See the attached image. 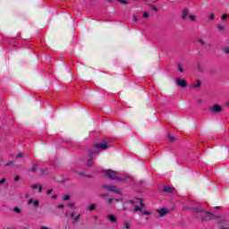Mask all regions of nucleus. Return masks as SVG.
I'll use <instances>...</instances> for the list:
<instances>
[{
	"mask_svg": "<svg viewBox=\"0 0 229 229\" xmlns=\"http://www.w3.org/2000/svg\"><path fill=\"white\" fill-rule=\"evenodd\" d=\"M64 201H69V199H71V196L65 195V196L64 197Z\"/></svg>",
	"mask_w": 229,
	"mask_h": 229,
	"instance_id": "obj_27",
	"label": "nucleus"
},
{
	"mask_svg": "<svg viewBox=\"0 0 229 229\" xmlns=\"http://www.w3.org/2000/svg\"><path fill=\"white\" fill-rule=\"evenodd\" d=\"M201 87V81H197L196 83L193 85V89H199Z\"/></svg>",
	"mask_w": 229,
	"mask_h": 229,
	"instance_id": "obj_16",
	"label": "nucleus"
},
{
	"mask_svg": "<svg viewBox=\"0 0 229 229\" xmlns=\"http://www.w3.org/2000/svg\"><path fill=\"white\" fill-rule=\"evenodd\" d=\"M123 228L129 229L130 228V225L128 223L123 224Z\"/></svg>",
	"mask_w": 229,
	"mask_h": 229,
	"instance_id": "obj_31",
	"label": "nucleus"
},
{
	"mask_svg": "<svg viewBox=\"0 0 229 229\" xmlns=\"http://www.w3.org/2000/svg\"><path fill=\"white\" fill-rule=\"evenodd\" d=\"M32 203H33L34 207H38V205H39L38 200H35V201L32 202Z\"/></svg>",
	"mask_w": 229,
	"mask_h": 229,
	"instance_id": "obj_30",
	"label": "nucleus"
},
{
	"mask_svg": "<svg viewBox=\"0 0 229 229\" xmlns=\"http://www.w3.org/2000/svg\"><path fill=\"white\" fill-rule=\"evenodd\" d=\"M55 67L57 72L62 76L64 81L66 83H71L72 81V74L70 72L71 69L65 67V63L64 61H57L55 63Z\"/></svg>",
	"mask_w": 229,
	"mask_h": 229,
	"instance_id": "obj_1",
	"label": "nucleus"
},
{
	"mask_svg": "<svg viewBox=\"0 0 229 229\" xmlns=\"http://www.w3.org/2000/svg\"><path fill=\"white\" fill-rule=\"evenodd\" d=\"M108 1H109V3H111V4L114 3V1H112V0H108Z\"/></svg>",
	"mask_w": 229,
	"mask_h": 229,
	"instance_id": "obj_56",
	"label": "nucleus"
},
{
	"mask_svg": "<svg viewBox=\"0 0 229 229\" xmlns=\"http://www.w3.org/2000/svg\"><path fill=\"white\" fill-rule=\"evenodd\" d=\"M96 153H98V150H91L89 151L88 159L86 161V165H88L89 167H90L93 164H94V155H96Z\"/></svg>",
	"mask_w": 229,
	"mask_h": 229,
	"instance_id": "obj_3",
	"label": "nucleus"
},
{
	"mask_svg": "<svg viewBox=\"0 0 229 229\" xmlns=\"http://www.w3.org/2000/svg\"><path fill=\"white\" fill-rule=\"evenodd\" d=\"M218 31H223V30H225V25H218Z\"/></svg>",
	"mask_w": 229,
	"mask_h": 229,
	"instance_id": "obj_26",
	"label": "nucleus"
},
{
	"mask_svg": "<svg viewBox=\"0 0 229 229\" xmlns=\"http://www.w3.org/2000/svg\"><path fill=\"white\" fill-rule=\"evenodd\" d=\"M19 180H21V177H19V176H16V177L14 178V181H15V182H19Z\"/></svg>",
	"mask_w": 229,
	"mask_h": 229,
	"instance_id": "obj_41",
	"label": "nucleus"
},
{
	"mask_svg": "<svg viewBox=\"0 0 229 229\" xmlns=\"http://www.w3.org/2000/svg\"><path fill=\"white\" fill-rule=\"evenodd\" d=\"M178 69L181 72H183V68L182 67V65L178 64Z\"/></svg>",
	"mask_w": 229,
	"mask_h": 229,
	"instance_id": "obj_33",
	"label": "nucleus"
},
{
	"mask_svg": "<svg viewBox=\"0 0 229 229\" xmlns=\"http://www.w3.org/2000/svg\"><path fill=\"white\" fill-rule=\"evenodd\" d=\"M163 191L164 192H173V188H171V186H169V185H166L164 187Z\"/></svg>",
	"mask_w": 229,
	"mask_h": 229,
	"instance_id": "obj_15",
	"label": "nucleus"
},
{
	"mask_svg": "<svg viewBox=\"0 0 229 229\" xmlns=\"http://www.w3.org/2000/svg\"><path fill=\"white\" fill-rule=\"evenodd\" d=\"M182 21H185L186 19H189V10L187 8L182 10Z\"/></svg>",
	"mask_w": 229,
	"mask_h": 229,
	"instance_id": "obj_10",
	"label": "nucleus"
},
{
	"mask_svg": "<svg viewBox=\"0 0 229 229\" xmlns=\"http://www.w3.org/2000/svg\"><path fill=\"white\" fill-rule=\"evenodd\" d=\"M13 212H16V214H21V209L17 207L13 208Z\"/></svg>",
	"mask_w": 229,
	"mask_h": 229,
	"instance_id": "obj_25",
	"label": "nucleus"
},
{
	"mask_svg": "<svg viewBox=\"0 0 229 229\" xmlns=\"http://www.w3.org/2000/svg\"><path fill=\"white\" fill-rule=\"evenodd\" d=\"M130 203H131V205H135V203H137V199H135V200H130Z\"/></svg>",
	"mask_w": 229,
	"mask_h": 229,
	"instance_id": "obj_37",
	"label": "nucleus"
},
{
	"mask_svg": "<svg viewBox=\"0 0 229 229\" xmlns=\"http://www.w3.org/2000/svg\"><path fill=\"white\" fill-rule=\"evenodd\" d=\"M68 207H69L70 208H72L74 207V203H69V204H68Z\"/></svg>",
	"mask_w": 229,
	"mask_h": 229,
	"instance_id": "obj_38",
	"label": "nucleus"
},
{
	"mask_svg": "<svg viewBox=\"0 0 229 229\" xmlns=\"http://www.w3.org/2000/svg\"><path fill=\"white\" fill-rule=\"evenodd\" d=\"M31 187H32V189H38V185H37V184H34Z\"/></svg>",
	"mask_w": 229,
	"mask_h": 229,
	"instance_id": "obj_42",
	"label": "nucleus"
},
{
	"mask_svg": "<svg viewBox=\"0 0 229 229\" xmlns=\"http://www.w3.org/2000/svg\"><path fill=\"white\" fill-rule=\"evenodd\" d=\"M168 140H170V142H174L176 140V138H174V136L168 135Z\"/></svg>",
	"mask_w": 229,
	"mask_h": 229,
	"instance_id": "obj_21",
	"label": "nucleus"
},
{
	"mask_svg": "<svg viewBox=\"0 0 229 229\" xmlns=\"http://www.w3.org/2000/svg\"><path fill=\"white\" fill-rule=\"evenodd\" d=\"M216 210H219V208H221L219 206L215 208Z\"/></svg>",
	"mask_w": 229,
	"mask_h": 229,
	"instance_id": "obj_51",
	"label": "nucleus"
},
{
	"mask_svg": "<svg viewBox=\"0 0 229 229\" xmlns=\"http://www.w3.org/2000/svg\"><path fill=\"white\" fill-rule=\"evenodd\" d=\"M176 86L180 87L181 89H185V87H187V81L182 79H177Z\"/></svg>",
	"mask_w": 229,
	"mask_h": 229,
	"instance_id": "obj_9",
	"label": "nucleus"
},
{
	"mask_svg": "<svg viewBox=\"0 0 229 229\" xmlns=\"http://www.w3.org/2000/svg\"><path fill=\"white\" fill-rule=\"evenodd\" d=\"M86 210H96V204H91L90 206H89Z\"/></svg>",
	"mask_w": 229,
	"mask_h": 229,
	"instance_id": "obj_17",
	"label": "nucleus"
},
{
	"mask_svg": "<svg viewBox=\"0 0 229 229\" xmlns=\"http://www.w3.org/2000/svg\"><path fill=\"white\" fill-rule=\"evenodd\" d=\"M189 19H191V21H196V16L195 15H191V16H188Z\"/></svg>",
	"mask_w": 229,
	"mask_h": 229,
	"instance_id": "obj_29",
	"label": "nucleus"
},
{
	"mask_svg": "<svg viewBox=\"0 0 229 229\" xmlns=\"http://www.w3.org/2000/svg\"><path fill=\"white\" fill-rule=\"evenodd\" d=\"M51 192H53V189L47 191V194H51Z\"/></svg>",
	"mask_w": 229,
	"mask_h": 229,
	"instance_id": "obj_47",
	"label": "nucleus"
},
{
	"mask_svg": "<svg viewBox=\"0 0 229 229\" xmlns=\"http://www.w3.org/2000/svg\"><path fill=\"white\" fill-rule=\"evenodd\" d=\"M133 21H139V20L137 19V17L134 16V17H133Z\"/></svg>",
	"mask_w": 229,
	"mask_h": 229,
	"instance_id": "obj_50",
	"label": "nucleus"
},
{
	"mask_svg": "<svg viewBox=\"0 0 229 229\" xmlns=\"http://www.w3.org/2000/svg\"><path fill=\"white\" fill-rule=\"evenodd\" d=\"M93 148L94 149L104 150V149H106V148H108V144H106V142H100L96 144Z\"/></svg>",
	"mask_w": 229,
	"mask_h": 229,
	"instance_id": "obj_8",
	"label": "nucleus"
},
{
	"mask_svg": "<svg viewBox=\"0 0 229 229\" xmlns=\"http://www.w3.org/2000/svg\"><path fill=\"white\" fill-rule=\"evenodd\" d=\"M64 208V205H58V206H57V208Z\"/></svg>",
	"mask_w": 229,
	"mask_h": 229,
	"instance_id": "obj_46",
	"label": "nucleus"
},
{
	"mask_svg": "<svg viewBox=\"0 0 229 229\" xmlns=\"http://www.w3.org/2000/svg\"><path fill=\"white\" fill-rule=\"evenodd\" d=\"M134 212H141V214H144L145 216H151V213L146 209H142V208L134 205Z\"/></svg>",
	"mask_w": 229,
	"mask_h": 229,
	"instance_id": "obj_7",
	"label": "nucleus"
},
{
	"mask_svg": "<svg viewBox=\"0 0 229 229\" xmlns=\"http://www.w3.org/2000/svg\"><path fill=\"white\" fill-rule=\"evenodd\" d=\"M217 216H214V214L210 212H206L204 216L202 217L203 221H212V219H216Z\"/></svg>",
	"mask_w": 229,
	"mask_h": 229,
	"instance_id": "obj_6",
	"label": "nucleus"
},
{
	"mask_svg": "<svg viewBox=\"0 0 229 229\" xmlns=\"http://www.w3.org/2000/svg\"><path fill=\"white\" fill-rule=\"evenodd\" d=\"M223 51L225 55H229V47H224Z\"/></svg>",
	"mask_w": 229,
	"mask_h": 229,
	"instance_id": "obj_20",
	"label": "nucleus"
},
{
	"mask_svg": "<svg viewBox=\"0 0 229 229\" xmlns=\"http://www.w3.org/2000/svg\"><path fill=\"white\" fill-rule=\"evenodd\" d=\"M28 203H29V205H31V203H33V199H30Z\"/></svg>",
	"mask_w": 229,
	"mask_h": 229,
	"instance_id": "obj_45",
	"label": "nucleus"
},
{
	"mask_svg": "<svg viewBox=\"0 0 229 229\" xmlns=\"http://www.w3.org/2000/svg\"><path fill=\"white\" fill-rule=\"evenodd\" d=\"M208 19H209V21H214V19H216V15H214V13H210L208 15Z\"/></svg>",
	"mask_w": 229,
	"mask_h": 229,
	"instance_id": "obj_23",
	"label": "nucleus"
},
{
	"mask_svg": "<svg viewBox=\"0 0 229 229\" xmlns=\"http://www.w3.org/2000/svg\"><path fill=\"white\" fill-rule=\"evenodd\" d=\"M136 201L140 205V206H138V207H140V208H144V207H146L142 199H136Z\"/></svg>",
	"mask_w": 229,
	"mask_h": 229,
	"instance_id": "obj_13",
	"label": "nucleus"
},
{
	"mask_svg": "<svg viewBox=\"0 0 229 229\" xmlns=\"http://www.w3.org/2000/svg\"><path fill=\"white\" fill-rule=\"evenodd\" d=\"M4 182H6L5 178H3L2 180H0V185H3V183H4Z\"/></svg>",
	"mask_w": 229,
	"mask_h": 229,
	"instance_id": "obj_34",
	"label": "nucleus"
},
{
	"mask_svg": "<svg viewBox=\"0 0 229 229\" xmlns=\"http://www.w3.org/2000/svg\"><path fill=\"white\" fill-rule=\"evenodd\" d=\"M150 8H151V10H153L154 12H158V8L157 7V5L150 4Z\"/></svg>",
	"mask_w": 229,
	"mask_h": 229,
	"instance_id": "obj_22",
	"label": "nucleus"
},
{
	"mask_svg": "<svg viewBox=\"0 0 229 229\" xmlns=\"http://www.w3.org/2000/svg\"><path fill=\"white\" fill-rule=\"evenodd\" d=\"M81 214L77 215V216L74 217L73 221H72V225H75V224H76V221H80V218H81Z\"/></svg>",
	"mask_w": 229,
	"mask_h": 229,
	"instance_id": "obj_18",
	"label": "nucleus"
},
{
	"mask_svg": "<svg viewBox=\"0 0 229 229\" xmlns=\"http://www.w3.org/2000/svg\"><path fill=\"white\" fill-rule=\"evenodd\" d=\"M143 17H144L145 19L148 18V17H149V13H147V12H145V13H143Z\"/></svg>",
	"mask_w": 229,
	"mask_h": 229,
	"instance_id": "obj_32",
	"label": "nucleus"
},
{
	"mask_svg": "<svg viewBox=\"0 0 229 229\" xmlns=\"http://www.w3.org/2000/svg\"><path fill=\"white\" fill-rule=\"evenodd\" d=\"M102 196L106 197V196H108V194H103Z\"/></svg>",
	"mask_w": 229,
	"mask_h": 229,
	"instance_id": "obj_57",
	"label": "nucleus"
},
{
	"mask_svg": "<svg viewBox=\"0 0 229 229\" xmlns=\"http://www.w3.org/2000/svg\"><path fill=\"white\" fill-rule=\"evenodd\" d=\"M40 192H42V186L38 187V194H40Z\"/></svg>",
	"mask_w": 229,
	"mask_h": 229,
	"instance_id": "obj_44",
	"label": "nucleus"
},
{
	"mask_svg": "<svg viewBox=\"0 0 229 229\" xmlns=\"http://www.w3.org/2000/svg\"><path fill=\"white\" fill-rule=\"evenodd\" d=\"M71 217H74V213H71Z\"/></svg>",
	"mask_w": 229,
	"mask_h": 229,
	"instance_id": "obj_53",
	"label": "nucleus"
},
{
	"mask_svg": "<svg viewBox=\"0 0 229 229\" xmlns=\"http://www.w3.org/2000/svg\"><path fill=\"white\" fill-rule=\"evenodd\" d=\"M199 44H201V46H205V41H203V39H199Z\"/></svg>",
	"mask_w": 229,
	"mask_h": 229,
	"instance_id": "obj_35",
	"label": "nucleus"
},
{
	"mask_svg": "<svg viewBox=\"0 0 229 229\" xmlns=\"http://www.w3.org/2000/svg\"><path fill=\"white\" fill-rule=\"evenodd\" d=\"M112 201H114V199H113V198H110V199H107V202H108V203H112Z\"/></svg>",
	"mask_w": 229,
	"mask_h": 229,
	"instance_id": "obj_43",
	"label": "nucleus"
},
{
	"mask_svg": "<svg viewBox=\"0 0 229 229\" xmlns=\"http://www.w3.org/2000/svg\"><path fill=\"white\" fill-rule=\"evenodd\" d=\"M117 3H120L121 4H130V2L126 0H116Z\"/></svg>",
	"mask_w": 229,
	"mask_h": 229,
	"instance_id": "obj_19",
	"label": "nucleus"
},
{
	"mask_svg": "<svg viewBox=\"0 0 229 229\" xmlns=\"http://www.w3.org/2000/svg\"><path fill=\"white\" fill-rule=\"evenodd\" d=\"M22 157H24V153H19V154L16 156V158H22Z\"/></svg>",
	"mask_w": 229,
	"mask_h": 229,
	"instance_id": "obj_28",
	"label": "nucleus"
},
{
	"mask_svg": "<svg viewBox=\"0 0 229 229\" xmlns=\"http://www.w3.org/2000/svg\"><path fill=\"white\" fill-rule=\"evenodd\" d=\"M31 172H32V173H37V168L32 167V168H31Z\"/></svg>",
	"mask_w": 229,
	"mask_h": 229,
	"instance_id": "obj_40",
	"label": "nucleus"
},
{
	"mask_svg": "<svg viewBox=\"0 0 229 229\" xmlns=\"http://www.w3.org/2000/svg\"><path fill=\"white\" fill-rule=\"evenodd\" d=\"M102 173L104 174V176L110 178V180H115V178H117V172L114 170H104Z\"/></svg>",
	"mask_w": 229,
	"mask_h": 229,
	"instance_id": "obj_2",
	"label": "nucleus"
},
{
	"mask_svg": "<svg viewBox=\"0 0 229 229\" xmlns=\"http://www.w3.org/2000/svg\"><path fill=\"white\" fill-rule=\"evenodd\" d=\"M5 165H7V166H10V165H13V162H9V163H7Z\"/></svg>",
	"mask_w": 229,
	"mask_h": 229,
	"instance_id": "obj_39",
	"label": "nucleus"
},
{
	"mask_svg": "<svg viewBox=\"0 0 229 229\" xmlns=\"http://www.w3.org/2000/svg\"><path fill=\"white\" fill-rule=\"evenodd\" d=\"M107 217L111 221V223H117V217H115V216L109 215Z\"/></svg>",
	"mask_w": 229,
	"mask_h": 229,
	"instance_id": "obj_14",
	"label": "nucleus"
},
{
	"mask_svg": "<svg viewBox=\"0 0 229 229\" xmlns=\"http://www.w3.org/2000/svg\"><path fill=\"white\" fill-rule=\"evenodd\" d=\"M222 229H229V227H222Z\"/></svg>",
	"mask_w": 229,
	"mask_h": 229,
	"instance_id": "obj_55",
	"label": "nucleus"
},
{
	"mask_svg": "<svg viewBox=\"0 0 229 229\" xmlns=\"http://www.w3.org/2000/svg\"><path fill=\"white\" fill-rule=\"evenodd\" d=\"M209 112H211V114H221V112H223V107L219 105H215L209 107Z\"/></svg>",
	"mask_w": 229,
	"mask_h": 229,
	"instance_id": "obj_5",
	"label": "nucleus"
},
{
	"mask_svg": "<svg viewBox=\"0 0 229 229\" xmlns=\"http://www.w3.org/2000/svg\"><path fill=\"white\" fill-rule=\"evenodd\" d=\"M123 210H126V207L123 206Z\"/></svg>",
	"mask_w": 229,
	"mask_h": 229,
	"instance_id": "obj_54",
	"label": "nucleus"
},
{
	"mask_svg": "<svg viewBox=\"0 0 229 229\" xmlns=\"http://www.w3.org/2000/svg\"><path fill=\"white\" fill-rule=\"evenodd\" d=\"M52 199H56V195H53Z\"/></svg>",
	"mask_w": 229,
	"mask_h": 229,
	"instance_id": "obj_48",
	"label": "nucleus"
},
{
	"mask_svg": "<svg viewBox=\"0 0 229 229\" xmlns=\"http://www.w3.org/2000/svg\"><path fill=\"white\" fill-rule=\"evenodd\" d=\"M227 17H228V16H227L226 14H224V15L222 16V21H225Z\"/></svg>",
	"mask_w": 229,
	"mask_h": 229,
	"instance_id": "obj_36",
	"label": "nucleus"
},
{
	"mask_svg": "<svg viewBox=\"0 0 229 229\" xmlns=\"http://www.w3.org/2000/svg\"><path fill=\"white\" fill-rule=\"evenodd\" d=\"M197 101H198V103H201L202 100H201V98H198Z\"/></svg>",
	"mask_w": 229,
	"mask_h": 229,
	"instance_id": "obj_49",
	"label": "nucleus"
},
{
	"mask_svg": "<svg viewBox=\"0 0 229 229\" xmlns=\"http://www.w3.org/2000/svg\"><path fill=\"white\" fill-rule=\"evenodd\" d=\"M87 178H92V175L89 174L87 175Z\"/></svg>",
	"mask_w": 229,
	"mask_h": 229,
	"instance_id": "obj_52",
	"label": "nucleus"
},
{
	"mask_svg": "<svg viewBox=\"0 0 229 229\" xmlns=\"http://www.w3.org/2000/svg\"><path fill=\"white\" fill-rule=\"evenodd\" d=\"M114 207H116L117 203H123V199H116L115 200Z\"/></svg>",
	"mask_w": 229,
	"mask_h": 229,
	"instance_id": "obj_24",
	"label": "nucleus"
},
{
	"mask_svg": "<svg viewBox=\"0 0 229 229\" xmlns=\"http://www.w3.org/2000/svg\"><path fill=\"white\" fill-rule=\"evenodd\" d=\"M114 180L116 182H124V181L128 180V175H123L122 177H117L116 176V178H114Z\"/></svg>",
	"mask_w": 229,
	"mask_h": 229,
	"instance_id": "obj_12",
	"label": "nucleus"
},
{
	"mask_svg": "<svg viewBox=\"0 0 229 229\" xmlns=\"http://www.w3.org/2000/svg\"><path fill=\"white\" fill-rule=\"evenodd\" d=\"M160 217H164L167 214V209L165 208H161L160 210H157Z\"/></svg>",
	"mask_w": 229,
	"mask_h": 229,
	"instance_id": "obj_11",
	"label": "nucleus"
},
{
	"mask_svg": "<svg viewBox=\"0 0 229 229\" xmlns=\"http://www.w3.org/2000/svg\"><path fill=\"white\" fill-rule=\"evenodd\" d=\"M103 189L109 191V192H114V194H121V191L117 189V186L114 185H104Z\"/></svg>",
	"mask_w": 229,
	"mask_h": 229,
	"instance_id": "obj_4",
	"label": "nucleus"
}]
</instances>
